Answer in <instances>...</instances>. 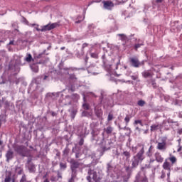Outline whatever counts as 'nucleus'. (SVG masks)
<instances>
[{"label": "nucleus", "instance_id": "17", "mask_svg": "<svg viewBox=\"0 0 182 182\" xmlns=\"http://www.w3.org/2000/svg\"><path fill=\"white\" fill-rule=\"evenodd\" d=\"M26 62H28V63H31L33 59L32 58V55L31 54H27L26 58H25Z\"/></svg>", "mask_w": 182, "mask_h": 182}, {"label": "nucleus", "instance_id": "3", "mask_svg": "<svg viewBox=\"0 0 182 182\" xmlns=\"http://www.w3.org/2000/svg\"><path fill=\"white\" fill-rule=\"evenodd\" d=\"M156 149L160 151H166L167 150V138H161V141L157 144Z\"/></svg>", "mask_w": 182, "mask_h": 182}, {"label": "nucleus", "instance_id": "51", "mask_svg": "<svg viewBox=\"0 0 182 182\" xmlns=\"http://www.w3.org/2000/svg\"><path fill=\"white\" fill-rule=\"evenodd\" d=\"M4 144V141L0 140V146H2Z\"/></svg>", "mask_w": 182, "mask_h": 182}, {"label": "nucleus", "instance_id": "13", "mask_svg": "<svg viewBox=\"0 0 182 182\" xmlns=\"http://www.w3.org/2000/svg\"><path fill=\"white\" fill-rule=\"evenodd\" d=\"M142 76L144 77H153V73L150 70L144 71L142 73Z\"/></svg>", "mask_w": 182, "mask_h": 182}, {"label": "nucleus", "instance_id": "34", "mask_svg": "<svg viewBox=\"0 0 182 182\" xmlns=\"http://www.w3.org/2000/svg\"><path fill=\"white\" fill-rule=\"evenodd\" d=\"M107 120H108V122H110V121L113 120V114H109Z\"/></svg>", "mask_w": 182, "mask_h": 182}, {"label": "nucleus", "instance_id": "60", "mask_svg": "<svg viewBox=\"0 0 182 182\" xmlns=\"http://www.w3.org/2000/svg\"><path fill=\"white\" fill-rule=\"evenodd\" d=\"M12 182H15V180H13Z\"/></svg>", "mask_w": 182, "mask_h": 182}, {"label": "nucleus", "instance_id": "52", "mask_svg": "<svg viewBox=\"0 0 182 182\" xmlns=\"http://www.w3.org/2000/svg\"><path fill=\"white\" fill-rule=\"evenodd\" d=\"M9 45H14V41H10Z\"/></svg>", "mask_w": 182, "mask_h": 182}, {"label": "nucleus", "instance_id": "33", "mask_svg": "<svg viewBox=\"0 0 182 182\" xmlns=\"http://www.w3.org/2000/svg\"><path fill=\"white\" fill-rule=\"evenodd\" d=\"M76 177V175H72L70 179L68 181V182H75V178Z\"/></svg>", "mask_w": 182, "mask_h": 182}, {"label": "nucleus", "instance_id": "41", "mask_svg": "<svg viewBox=\"0 0 182 182\" xmlns=\"http://www.w3.org/2000/svg\"><path fill=\"white\" fill-rule=\"evenodd\" d=\"M142 182H149V180L147 179V177H144L141 180Z\"/></svg>", "mask_w": 182, "mask_h": 182}, {"label": "nucleus", "instance_id": "15", "mask_svg": "<svg viewBox=\"0 0 182 182\" xmlns=\"http://www.w3.org/2000/svg\"><path fill=\"white\" fill-rule=\"evenodd\" d=\"M161 127V125L160 124H152L151 126V132H156V130H159V128Z\"/></svg>", "mask_w": 182, "mask_h": 182}, {"label": "nucleus", "instance_id": "61", "mask_svg": "<svg viewBox=\"0 0 182 182\" xmlns=\"http://www.w3.org/2000/svg\"><path fill=\"white\" fill-rule=\"evenodd\" d=\"M46 77H47V76H46L44 79H46Z\"/></svg>", "mask_w": 182, "mask_h": 182}, {"label": "nucleus", "instance_id": "28", "mask_svg": "<svg viewBox=\"0 0 182 182\" xmlns=\"http://www.w3.org/2000/svg\"><path fill=\"white\" fill-rule=\"evenodd\" d=\"M82 107L85 109V110H89V109H90V105H89L87 103H85L82 105Z\"/></svg>", "mask_w": 182, "mask_h": 182}, {"label": "nucleus", "instance_id": "30", "mask_svg": "<svg viewBox=\"0 0 182 182\" xmlns=\"http://www.w3.org/2000/svg\"><path fill=\"white\" fill-rule=\"evenodd\" d=\"M143 43H138V44H135V46H134V49H135V50H137V49L139 48H141V46H143Z\"/></svg>", "mask_w": 182, "mask_h": 182}, {"label": "nucleus", "instance_id": "29", "mask_svg": "<svg viewBox=\"0 0 182 182\" xmlns=\"http://www.w3.org/2000/svg\"><path fill=\"white\" fill-rule=\"evenodd\" d=\"M178 141L179 142H178V145L177 152L180 153V151H181V150H182V146H181V144L180 143V141H181V139H179Z\"/></svg>", "mask_w": 182, "mask_h": 182}, {"label": "nucleus", "instance_id": "14", "mask_svg": "<svg viewBox=\"0 0 182 182\" xmlns=\"http://www.w3.org/2000/svg\"><path fill=\"white\" fill-rule=\"evenodd\" d=\"M28 168L30 173H35V171H36V167L35 166V165L33 164H29L28 165Z\"/></svg>", "mask_w": 182, "mask_h": 182}, {"label": "nucleus", "instance_id": "36", "mask_svg": "<svg viewBox=\"0 0 182 182\" xmlns=\"http://www.w3.org/2000/svg\"><path fill=\"white\" fill-rule=\"evenodd\" d=\"M4 182H11V176H6Z\"/></svg>", "mask_w": 182, "mask_h": 182}, {"label": "nucleus", "instance_id": "62", "mask_svg": "<svg viewBox=\"0 0 182 182\" xmlns=\"http://www.w3.org/2000/svg\"><path fill=\"white\" fill-rule=\"evenodd\" d=\"M1 101H0V107H1Z\"/></svg>", "mask_w": 182, "mask_h": 182}, {"label": "nucleus", "instance_id": "57", "mask_svg": "<svg viewBox=\"0 0 182 182\" xmlns=\"http://www.w3.org/2000/svg\"><path fill=\"white\" fill-rule=\"evenodd\" d=\"M52 116H55V112H53V113H52Z\"/></svg>", "mask_w": 182, "mask_h": 182}, {"label": "nucleus", "instance_id": "21", "mask_svg": "<svg viewBox=\"0 0 182 182\" xmlns=\"http://www.w3.org/2000/svg\"><path fill=\"white\" fill-rule=\"evenodd\" d=\"M31 69L35 73H38V72H39V67L38 65L31 66Z\"/></svg>", "mask_w": 182, "mask_h": 182}, {"label": "nucleus", "instance_id": "20", "mask_svg": "<svg viewBox=\"0 0 182 182\" xmlns=\"http://www.w3.org/2000/svg\"><path fill=\"white\" fill-rule=\"evenodd\" d=\"M137 105L140 106V107H143L146 105V101L140 100L137 102Z\"/></svg>", "mask_w": 182, "mask_h": 182}, {"label": "nucleus", "instance_id": "48", "mask_svg": "<svg viewBox=\"0 0 182 182\" xmlns=\"http://www.w3.org/2000/svg\"><path fill=\"white\" fill-rule=\"evenodd\" d=\"M58 178H62V175L60 173H58Z\"/></svg>", "mask_w": 182, "mask_h": 182}, {"label": "nucleus", "instance_id": "64", "mask_svg": "<svg viewBox=\"0 0 182 182\" xmlns=\"http://www.w3.org/2000/svg\"><path fill=\"white\" fill-rule=\"evenodd\" d=\"M1 42H2V41H0V43H1Z\"/></svg>", "mask_w": 182, "mask_h": 182}, {"label": "nucleus", "instance_id": "55", "mask_svg": "<svg viewBox=\"0 0 182 182\" xmlns=\"http://www.w3.org/2000/svg\"><path fill=\"white\" fill-rule=\"evenodd\" d=\"M75 23H80V21H75Z\"/></svg>", "mask_w": 182, "mask_h": 182}, {"label": "nucleus", "instance_id": "37", "mask_svg": "<svg viewBox=\"0 0 182 182\" xmlns=\"http://www.w3.org/2000/svg\"><path fill=\"white\" fill-rule=\"evenodd\" d=\"M134 123L135 124H141V126H143V123L141 122V120H136Z\"/></svg>", "mask_w": 182, "mask_h": 182}, {"label": "nucleus", "instance_id": "54", "mask_svg": "<svg viewBox=\"0 0 182 182\" xmlns=\"http://www.w3.org/2000/svg\"><path fill=\"white\" fill-rule=\"evenodd\" d=\"M60 50H65V47H61Z\"/></svg>", "mask_w": 182, "mask_h": 182}, {"label": "nucleus", "instance_id": "25", "mask_svg": "<svg viewBox=\"0 0 182 182\" xmlns=\"http://www.w3.org/2000/svg\"><path fill=\"white\" fill-rule=\"evenodd\" d=\"M152 149H153V146L151 145L148 151L146 152V156H148V157H151V156H152V154H151Z\"/></svg>", "mask_w": 182, "mask_h": 182}, {"label": "nucleus", "instance_id": "5", "mask_svg": "<svg viewBox=\"0 0 182 182\" xmlns=\"http://www.w3.org/2000/svg\"><path fill=\"white\" fill-rule=\"evenodd\" d=\"M58 26V23H48L46 26H43L41 28V32H46L47 31H52L55 29Z\"/></svg>", "mask_w": 182, "mask_h": 182}, {"label": "nucleus", "instance_id": "11", "mask_svg": "<svg viewBox=\"0 0 182 182\" xmlns=\"http://www.w3.org/2000/svg\"><path fill=\"white\" fill-rule=\"evenodd\" d=\"M155 159L158 163H163V161H164V158H163V156H161V154H160V153L159 152H156L155 154Z\"/></svg>", "mask_w": 182, "mask_h": 182}, {"label": "nucleus", "instance_id": "1", "mask_svg": "<svg viewBox=\"0 0 182 182\" xmlns=\"http://www.w3.org/2000/svg\"><path fill=\"white\" fill-rule=\"evenodd\" d=\"M139 150V151H138ZM133 153H138L133 156L132 159V168H136L139 167V164L144 160V145L142 144H138L136 146L132 147Z\"/></svg>", "mask_w": 182, "mask_h": 182}, {"label": "nucleus", "instance_id": "22", "mask_svg": "<svg viewBox=\"0 0 182 182\" xmlns=\"http://www.w3.org/2000/svg\"><path fill=\"white\" fill-rule=\"evenodd\" d=\"M130 119H132L131 115L127 114L124 118V122L126 123V125L129 124V122H130Z\"/></svg>", "mask_w": 182, "mask_h": 182}, {"label": "nucleus", "instance_id": "45", "mask_svg": "<svg viewBox=\"0 0 182 182\" xmlns=\"http://www.w3.org/2000/svg\"><path fill=\"white\" fill-rule=\"evenodd\" d=\"M96 114H97V117H100V116H102V113H100V112H96Z\"/></svg>", "mask_w": 182, "mask_h": 182}, {"label": "nucleus", "instance_id": "63", "mask_svg": "<svg viewBox=\"0 0 182 182\" xmlns=\"http://www.w3.org/2000/svg\"><path fill=\"white\" fill-rule=\"evenodd\" d=\"M83 19H85V14H84V18H83Z\"/></svg>", "mask_w": 182, "mask_h": 182}, {"label": "nucleus", "instance_id": "19", "mask_svg": "<svg viewBox=\"0 0 182 182\" xmlns=\"http://www.w3.org/2000/svg\"><path fill=\"white\" fill-rule=\"evenodd\" d=\"M20 182H32V181H28V179L26 178V175H25V173H23L20 180Z\"/></svg>", "mask_w": 182, "mask_h": 182}, {"label": "nucleus", "instance_id": "26", "mask_svg": "<svg viewBox=\"0 0 182 182\" xmlns=\"http://www.w3.org/2000/svg\"><path fill=\"white\" fill-rule=\"evenodd\" d=\"M77 113V110L74 109L71 112V118L72 119H75V117H76V114Z\"/></svg>", "mask_w": 182, "mask_h": 182}, {"label": "nucleus", "instance_id": "47", "mask_svg": "<svg viewBox=\"0 0 182 182\" xmlns=\"http://www.w3.org/2000/svg\"><path fill=\"white\" fill-rule=\"evenodd\" d=\"M36 31H38V32H42V29L39 28H36Z\"/></svg>", "mask_w": 182, "mask_h": 182}, {"label": "nucleus", "instance_id": "12", "mask_svg": "<svg viewBox=\"0 0 182 182\" xmlns=\"http://www.w3.org/2000/svg\"><path fill=\"white\" fill-rule=\"evenodd\" d=\"M168 160L171 162V166H174V164H177V157L174 155L170 154Z\"/></svg>", "mask_w": 182, "mask_h": 182}, {"label": "nucleus", "instance_id": "31", "mask_svg": "<svg viewBox=\"0 0 182 182\" xmlns=\"http://www.w3.org/2000/svg\"><path fill=\"white\" fill-rule=\"evenodd\" d=\"M60 168H66L68 167V165L66 164L60 163Z\"/></svg>", "mask_w": 182, "mask_h": 182}, {"label": "nucleus", "instance_id": "24", "mask_svg": "<svg viewBox=\"0 0 182 182\" xmlns=\"http://www.w3.org/2000/svg\"><path fill=\"white\" fill-rule=\"evenodd\" d=\"M105 132L107 134H112V132H113V128L112 127H107L105 129Z\"/></svg>", "mask_w": 182, "mask_h": 182}, {"label": "nucleus", "instance_id": "10", "mask_svg": "<svg viewBox=\"0 0 182 182\" xmlns=\"http://www.w3.org/2000/svg\"><path fill=\"white\" fill-rule=\"evenodd\" d=\"M162 167H163L164 170H167L168 171H171V164H170V162L167 161V160H166L164 162Z\"/></svg>", "mask_w": 182, "mask_h": 182}, {"label": "nucleus", "instance_id": "58", "mask_svg": "<svg viewBox=\"0 0 182 182\" xmlns=\"http://www.w3.org/2000/svg\"><path fill=\"white\" fill-rule=\"evenodd\" d=\"M57 156H60V153H58V154H57Z\"/></svg>", "mask_w": 182, "mask_h": 182}, {"label": "nucleus", "instance_id": "38", "mask_svg": "<svg viewBox=\"0 0 182 182\" xmlns=\"http://www.w3.org/2000/svg\"><path fill=\"white\" fill-rule=\"evenodd\" d=\"M138 76L137 75H132V77H131V78L132 79V80H137V79H138Z\"/></svg>", "mask_w": 182, "mask_h": 182}, {"label": "nucleus", "instance_id": "59", "mask_svg": "<svg viewBox=\"0 0 182 182\" xmlns=\"http://www.w3.org/2000/svg\"><path fill=\"white\" fill-rule=\"evenodd\" d=\"M45 177H46V176H43V178H45Z\"/></svg>", "mask_w": 182, "mask_h": 182}, {"label": "nucleus", "instance_id": "27", "mask_svg": "<svg viewBox=\"0 0 182 182\" xmlns=\"http://www.w3.org/2000/svg\"><path fill=\"white\" fill-rule=\"evenodd\" d=\"M123 154L124 156H125V157H127V159H130L131 157V154H130V152L127 151H125L123 152Z\"/></svg>", "mask_w": 182, "mask_h": 182}, {"label": "nucleus", "instance_id": "46", "mask_svg": "<svg viewBox=\"0 0 182 182\" xmlns=\"http://www.w3.org/2000/svg\"><path fill=\"white\" fill-rule=\"evenodd\" d=\"M156 4H161L163 2V0H156Z\"/></svg>", "mask_w": 182, "mask_h": 182}, {"label": "nucleus", "instance_id": "18", "mask_svg": "<svg viewBox=\"0 0 182 182\" xmlns=\"http://www.w3.org/2000/svg\"><path fill=\"white\" fill-rule=\"evenodd\" d=\"M147 168H150L149 164H145L144 166H141V171H143L144 173V172H146V170H147Z\"/></svg>", "mask_w": 182, "mask_h": 182}, {"label": "nucleus", "instance_id": "32", "mask_svg": "<svg viewBox=\"0 0 182 182\" xmlns=\"http://www.w3.org/2000/svg\"><path fill=\"white\" fill-rule=\"evenodd\" d=\"M70 79L72 80H76L77 78H76V75H75V74H71L70 75Z\"/></svg>", "mask_w": 182, "mask_h": 182}, {"label": "nucleus", "instance_id": "35", "mask_svg": "<svg viewBox=\"0 0 182 182\" xmlns=\"http://www.w3.org/2000/svg\"><path fill=\"white\" fill-rule=\"evenodd\" d=\"M84 143H85V139L82 138L79 141V146H83Z\"/></svg>", "mask_w": 182, "mask_h": 182}, {"label": "nucleus", "instance_id": "8", "mask_svg": "<svg viewBox=\"0 0 182 182\" xmlns=\"http://www.w3.org/2000/svg\"><path fill=\"white\" fill-rule=\"evenodd\" d=\"M87 173L88 176L87 177V180H91V178H92V180H94L95 181L97 180V173L95 171V170H92L91 168H90Z\"/></svg>", "mask_w": 182, "mask_h": 182}, {"label": "nucleus", "instance_id": "56", "mask_svg": "<svg viewBox=\"0 0 182 182\" xmlns=\"http://www.w3.org/2000/svg\"><path fill=\"white\" fill-rule=\"evenodd\" d=\"M75 157H76V159H79V155L76 154Z\"/></svg>", "mask_w": 182, "mask_h": 182}, {"label": "nucleus", "instance_id": "4", "mask_svg": "<svg viewBox=\"0 0 182 182\" xmlns=\"http://www.w3.org/2000/svg\"><path fill=\"white\" fill-rule=\"evenodd\" d=\"M70 163L72 175L76 176V168H79V167H80V163L75 159H71Z\"/></svg>", "mask_w": 182, "mask_h": 182}, {"label": "nucleus", "instance_id": "44", "mask_svg": "<svg viewBox=\"0 0 182 182\" xmlns=\"http://www.w3.org/2000/svg\"><path fill=\"white\" fill-rule=\"evenodd\" d=\"M32 161V159H28V161H27V164L29 165V164H32L33 163H31Z\"/></svg>", "mask_w": 182, "mask_h": 182}, {"label": "nucleus", "instance_id": "50", "mask_svg": "<svg viewBox=\"0 0 182 182\" xmlns=\"http://www.w3.org/2000/svg\"><path fill=\"white\" fill-rule=\"evenodd\" d=\"M38 59H41V58H42V54H39L38 56H37Z\"/></svg>", "mask_w": 182, "mask_h": 182}, {"label": "nucleus", "instance_id": "42", "mask_svg": "<svg viewBox=\"0 0 182 182\" xmlns=\"http://www.w3.org/2000/svg\"><path fill=\"white\" fill-rule=\"evenodd\" d=\"M82 116H83V117L87 116V112H86V111L82 112Z\"/></svg>", "mask_w": 182, "mask_h": 182}, {"label": "nucleus", "instance_id": "39", "mask_svg": "<svg viewBox=\"0 0 182 182\" xmlns=\"http://www.w3.org/2000/svg\"><path fill=\"white\" fill-rule=\"evenodd\" d=\"M17 173L18 175H21V174H23V169H19V171H18Z\"/></svg>", "mask_w": 182, "mask_h": 182}, {"label": "nucleus", "instance_id": "53", "mask_svg": "<svg viewBox=\"0 0 182 182\" xmlns=\"http://www.w3.org/2000/svg\"><path fill=\"white\" fill-rule=\"evenodd\" d=\"M43 182H50V181H49V179L46 178V179L43 181Z\"/></svg>", "mask_w": 182, "mask_h": 182}, {"label": "nucleus", "instance_id": "40", "mask_svg": "<svg viewBox=\"0 0 182 182\" xmlns=\"http://www.w3.org/2000/svg\"><path fill=\"white\" fill-rule=\"evenodd\" d=\"M87 46H89V44L85 43L82 44V49H85V48H87Z\"/></svg>", "mask_w": 182, "mask_h": 182}, {"label": "nucleus", "instance_id": "9", "mask_svg": "<svg viewBox=\"0 0 182 182\" xmlns=\"http://www.w3.org/2000/svg\"><path fill=\"white\" fill-rule=\"evenodd\" d=\"M6 161L9 163L10 160H12L14 159V151L12 149H9L6 153Z\"/></svg>", "mask_w": 182, "mask_h": 182}, {"label": "nucleus", "instance_id": "49", "mask_svg": "<svg viewBox=\"0 0 182 182\" xmlns=\"http://www.w3.org/2000/svg\"><path fill=\"white\" fill-rule=\"evenodd\" d=\"M178 133V134H182V129H179Z\"/></svg>", "mask_w": 182, "mask_h": 182}, {"label": "nucleus", "instance_id": "7", "mask_svg": "<svg viewBox=\"0 0 182 182\" xmlns=\"http://www.w3.org/2000/svg\"><path fill=\"white\" fill-rule=\"evenodd\" d=\"M129 63L133 68H140V66L141 65V63H140L137 57L130 58Z\"/></svg>", "mask_w": 182, "mask_h": 182}, {"label": "nucleus", "instance_id": "23", "mask_svg": "<svg viewBox=\"0 0 182 182\" xmlns=\"http://www.w3.org/2000/svg\"><path fill=\"white\" fill-rule=\"evenodd\" d=\"M117 36H119L121 39V41H127V36L124 34H117Z\"/></svg>", "mask_w": 182, "mask_h": 182}, {"label": "nucleus", "instance_id": "6", "mask_svg": "<svg viewBox=\"0 0 182 182\" xmlns=\"http://www.w3.org/2000/svg\"><path fill=\"white\" fill-rule=\"evenodd\" d=\"M102 4L104 9H107V11H112L114 8V3L112 1H103Z\"/></svg>", "mask_w": 182, "mask_h": 182}, {"label": "nucleus", "instance_id": "43", "mask_svg": "<svg viewBox=\"0 0 182 182\" xmlns=\"http://www.w3.org/2000/svg\"><path fill=\"white\" fill-rule=\"evenodd\" d=\"M50 181H56V177H55V176H51V177H50Z\"/></svg>", "mask_w": 182, "mask_h": 182}, {"label": "nucleus", "instance_id": "2", "mask_svg": "<svg viewBox=\"0 0 182 182\" xmlns=\"http://www.w3.org/2000/svg\"><path fill=\"white\" fill-rule=\"evenodd\" d=\"M14 151L18 153L22 157H32V155L29 154V150L23 145H17L14 147Z\"/></svg>", "mask_w": 182, "mask_h": 182}, {"label": "nucleus", "instance_id": "16", "mask_svg": "<svg viewBox=\"0 0 182 182\" xmlns=\"http://www.w3.org/2000/svg\"><path fill=\"white\" fill-rule=\"evenodd\" d=\"M149 164L150 168H156V160L150 159Z\"/></svg>", "mask_w": 182, "mask_h": 182}]
</instances>
